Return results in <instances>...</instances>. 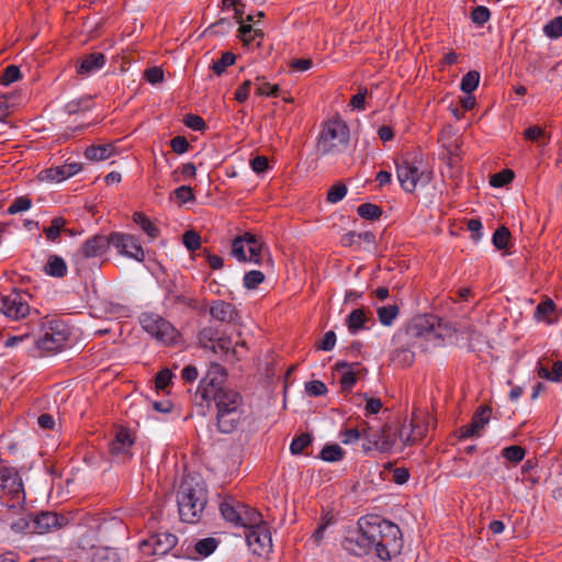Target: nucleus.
<instances>
[{
	"instance_id": "nucleus-1",
	"label": "nucleus",
	"mask_w": 562,
	"mask_h": 562,
	"mask_svg": "<svg viewBox=\"0 0 562 562\" xmlns=\"http://www.w3.org/2000/svg\"><path fill=\"white\" fill-rule=\"evenodd\" d=\"M227 372L218 363H211L205 376L201 380L194 394L198 405L214 402L216 407V427L222 434L235 431L245 417L241 395L225 385Z\"/></svg>"
},
{
	"instance_id": "nucleus-2",
	"label": "nucleus",
	"mask_w": 562,
	"mask_h": 562,
	"mask_svg": "<svg viewBox=\"0 0 562 562\" xmlns=\"http://www.w3.org/2000/svg\"><path fill=\"white\" fill-rule=\"evenodd\" d=\"M359 526L366 535L375 554L383 561L391 560L401 553L403 548L402 533L395 524L376 515L359 519Z\"/></svg>"
},
{
	"instance_id": "nucleus-3",
	"label": "nucleus",
	"mask_w": 562,
	"mask_h": 562,
	"mask_svg": "<svg viewBox=\"0 0 562 562\" xmlns=\"http://www.w3.org/2000/svg\"><path fill=\"white\" fill-rule=\"evenodd\" d=\"M177 503L180 519L183 522L195 524L207 503V492L201 482L187 477L179 486Z\"/></svg>"
},
{
	"instance_id": "nucleus-4",
	"label": "nucleus",
	"mask_w": 562,
	"mask_h": 562,
	"mask_svg": "<svg viewBox=\"0 0 562 562\" xmlns=\"http://www.w3.org/2000/svg\"><path fill=\"white\" fill-rule=\"evenodd\" d=\"M349 144V128L340 119L324 123L318 136L316 150L321 156H335L345 151Z\"/></svg>"
},
{
	"instance_id": "nucleus-5",
	"label": "nucleus",
	"mask_w": 562,
	"mask_h": 562,
	"mask_svg": "<svg viewBox=\"0 0 562 562\" xmlns=\"http://www.w3.org/2000/svg\"><path fill=\"white\" fill-rule=\"evenodd\" d=\"M4 496H10L9 501L3 502L8 514H18L23 509L25 493L21 476L13 468L0 467V498Z\"/></svg>"
},
{
	"instance_id": "nucleus-6",
	"label": "nucleus",
	"mask_w": 562,
	"mask_h": 562,
	"mask_svg": "<svg viewBox=\"0 0 562 562\" xmlns=\"http://www.w3.org/2000/svg\"><path fill=\"white\" fill-rule=\"evenodd\" d=\"M139 323L150 336L155 337L161 342L171 345L177 341L179 331L170 322L160 315L154 313H143L139 317Z\"/></svg>"
},
{
	"instance_id": "nucleus-7",
	"label": "nucleus",
	"mask_w": 562,
	"mask_h": 562,
	"mask_svg": "<svg viewBox=\"0 0 562 562\" xmlns=\"http://www.w3.org/2000/svg\"><path fill=\"white\" fill-rule=\"evenodd\" d=\"M231 254L238 261L260 263L262 259V243L256 235L247 232L233 239Z\"/></svg>"
},
{
	"instance_id": "nucleus-8",
	"label": "nucleus",
	"mask_w": 562,
	"mask_h": 562,
	"mask_svg": "<svg viewBox=\"0 0 562 562\" xmlns=\"http://www.w3.org/2000/svg\"><path fill=\"white\" fill-rule=\"evenodd\" d=\"M437 326H439V318L435 315L426 314L413 317L405 329L407 342L415 344V340L419 338L429 340L439 337Z\"/></svg>"
},
{
	"instance_id": "nucleus-9",
	"label": "nucleus",
	"mask_w": 562,
	"mask_h": 562,
	"mask_svg": "<svg viewBox=\"0 0 562 562\" xmlns=\"http://www.w3.org/2000/svg\"><path fill=\"white\" fill-rule=\"evenodd\" d=\"M69 336L66 325L59 321L49 322L48 329L43 337L35 340L38 349L53 352L63 348Z\"/></svg>"
},
{
	"instance_id": "nucleus-10",
	"label": "nucleus",
	"mask_w": 562,
	"mask_h": 562,
	"mask_svg": "<svg viewBox=\"0 0 562 562\" xmlns=\"http://www.w3.org/2000/svg\"><path fill=\"white\" fill-rule=\"evenodd\" d=\"M177 544V537L169 532H158L139 543L145 555H165Z\"/></svg>"
},
{
	"instance_id": "nucleus-11",
	"label": "nucleus",
	"mask_w": 562,
	"mask_h": 562,
	"mask_svg": "<svg viewBox=\"0 0 562 562\" xmlns=\"http://www.w3.org/2000/svg\"><path fill=\"white\" fill-rule=\"evenodd\" d=\"M341 547L350 554L362 557L372 550V542L369 541L366 530L358 525L347 529Z\"/></svg>"
},
{
	"instance_id": "nucleus-12",
	"label": "nucleus",
	"mask_w": 562,
	"mask_h": 562,
	"mask_svg": "<svg viewBox=\"0 0 562 562\" xmlns=\"http://www.w3.org/2000/svg\"><path fill=\"white\" fill-rule=\"evenodd\" d=\"M396 176L401 187L406 192H413L418 182H428V177L411 162L408 159H402L396 162Z\"/></svg>"
},
{
	"instance_id": "nucleus-13",
	"label": "nucleus",
	"mask_w": 562,
	"mask_h": 562,
	"mask_svg": "<svg viewBox=\"0 0 562 562\" xmlns=\"http://www.w3.org/2000/svg\"><path fill=\"white\" fill-rule=\"evenodd\" d=\"M135 438L130 429L119 427L115 431L113 440L110 442L111 456L120 462H126L133 456L132 447Z\"/></svg>"
},
{
	"instance_id": "nucleus-14",
	"label": "nucleus",
	"mask_w": 562,
	"mask_h": 562,
	"mask_svg": "<svg viewBox=\"0 0 562 562\" xmlns=\"http://www.w3.org/2000/svg\"><path fill=\"white\" fill-rule=\"evenodd\" d=\"M110 241H112V246L115 247L121 255L133 258L139 262L144 261V249L135 236L123 233H112L110 234Z\"/></svg>"
},
{
	"instance_id": "nucleus-15",
	"label": "nucleus",
	"mask_w": 562,
	"mask_h": 562,
	"mask_svg": "<svg viewBox=\"0 0 562 562\" xmlns=\"http://www.w3.org/2000/svg\"><path fill=\"white\" fill-rule=\"evenodd\" d=\"M246 541L255 554L269 552L272 547L270 530L266 522L245 532Z\"/></svg>"
},
{
	"instance_id": "nucleus-16",
	"label": "nucleus",
	"mask_w": 562,
	"mask_h": 562,
	"mask_svg": "<svg viewBox=\"0 0 562 562\" xmlns=\"http://www.w3.org/2000/svg\"><path fill=\"white\" fill-rule=\"evenodd\" d=\"M112 245L110 241V235H94L87 239L81 248L75 254V260L77 265H80L82 260L98 257L103 255Z\"/></svg>"
},
{
	"instance_id": "nucleus-17",
	"label": "nucleus",
	"mask_w": 562,
	"mask_h": 562,
	"mask_svg": "<svg viewBox=\"0 0 562 562\" xmlns=\"http://www.w3.org/2000/svg\"><path fill=\"white\" fill-rule=\"evenodd\" d=\"M491 418V407L480 406L472 416L471 423L459 428L460 439L480 437L481 431L488 424Z\"/></svg>"
},
{
	"instance_id": "nucleus-18",
	"label": "nucleus",
	"mask_w": 562,
	"mask_h": 562,
	"mask_svg": "<svg viewBox=\"0 0 562 562\" xmlns=\"http://www.w3.org/2000/svg\"><path fill=\"white\" fill-rule=\"evenodd\" d=\"M68 519L64 515L54 512H41L34 515V533H46L66 526Z\"/></svg>"
},
{
	"instance_id": "nucleus-19",
	"label": "nucleus",
	"mask_w": 562,
	"mask_h": 562,
	"mask_svg": "<svg viewBox=\"0 0 562 562\" xmlns=\"http://www.w3.org/2000/svg\"><path fill=\"white\" fill-rule=\"evenodd\" d=\"M336 370L341 374L340 384L342 392H350L359 375L362 372H367L366 369H359L358 362L348 363L345 361L336 363Z\"/></svg>"
},
{
	"instance_id": "nucleus-20",
	"label": "nucleus",
	"mask_w": 562,
	"mask_h": 562,
	"mask_svg": "<svg viewBox=\"0 0 562 562\" xmlns=\"http://www.w3.org/2000/svg\"><path fill=\"white\" fill-rule=\"evenodd\" d=\"M0 310L9 317L20 318L29 313L30 307L19 294H14L1 300Z\"/></svg>"
},
{
	"instance_id": "nucleus-21",
	"label": "nucleus",
	"mask_w": 562,
	"mask_h": 562,
	"mask_svg": "<svg viewBox=\"0 0 562 562\" xmlns=\"http://www.w3.org/2000/svg\"><path fill=\"white\" fill-rule=\"evenodd\" d=\"M239 23L240 25L237 30V37L243 42L245 46L256 44V46L259 47L265 37L263 31L251 24H244L241 22Z\"/></svg>"
},
{
	"instance_id": "nucleus-22",
	"label": "nucleus",
	"mask_w": 562,
	"mask_h": 562,
	"mask_svg": "<svg viewBox=\"0 0 562 562\" xmlns=\"http://www.w3.org/2000/svg\"><path fill=\"white\" fill-rule=\"evenodd\" d=\"M210 313L213 318L225 323L234 322L236 316L234 305L221 300L213 302L210 307Z\"/></svg>"
},
{
	"instance_id": "nucleus-23",
	"label": "nucleus",
	"mask_w": 562,
	"mask_h": 562,
	"mask_svg": "<svg viewBox=\"0 0 562 562\" xmlns=\"http://www.w3.org/2000/svg\"><path fill=\"white\" fill-rule=\"evenodd\" d=\"M368 323L373 324V319L367 315L363 308L353 310L346 319L347 327L352 334L361 329H368Z\"/></svg>"
},
{
	"instance_id": "nucleus-24",
	"label": "nucleus",
	"mask_w": 562,
	"mask_h": 562,
	"mask_svg": "<svg viewBox=\"0 0 562 562\" xmlns=\"http://www.w3.org/2000/svg\"><path fill=\"white\" fill-rule=\"evenodd\" d=\"M105 65V56L100 52L83 55L77 59L76 70H97Z\"/></svg>"
},
{
	"instance_id": "nucleus-25",
	"label": "nucleus",
	"mask_w": 562,
	"mask_h": 562,
	"mask_svg": "<svg viewBox=\"0 0 562 562\" xmlns=\"http://www.w3.org/2000/svg\"><path fill=\"white\" fill-rule=\"evenodd\" d=\"M243 508L244 504L236 499L224 501L220 505V510L223 518L235 526H238V521L241 519L240 509Z\"/></svg>"
},
{
	"instance_id": "nucleus-26",
	"label": "nucleus",
	"mask_w": 562,
	"mask_h": 562,
	"mask_svg": "<svg viewBox=\"0 0 562 562\" xmlns=\"http://www.w3.org/2000/svg\"><path fill=\"white\" fill-rule=\"evenodd\" d=\"M240 518L237 527H244L246 531L263 524L261 514L246 504H244V508L240 509Z\"/></svg>"
},
{
	"instance_id": "nucleus-27",
	"label": "nucleus",
	"mask_w": 562,
	"mask_h": 562,
	"mask_svg": "<svg viewBox=\"0 0 562 562\" xmlns=\"http://www.w3.org/2000/svg\"><path fill=\"white\" fill-rule=\"evenodd\" d=\"M240 518L237 527H244L246 531L263 524L261 514L246 504H244V508L240 509Z\"/></svg>"
},
{
	"instance_id": "nucleus-28",
	"label": "nucleus",
	"mask_w": 562,
	"mask_h": 562,
	"mask_svg": "<svg viewBox=\"0 0 562 562\" xmlns=\"http://www.w3.org/2000/svg\"><path fill=\"white\" fill-rule=\"evenodd\" d=\"M537 372L541 379L552 382H562V361H554L550 370L544 363V360H540L538 362Z\"/></svg>"
},
{
	"instance_id": "nucleus-29",
	"label": "nucleus",
	"mask_w": 562,
	"mask_h": 562,
	"mask_svg": "<svg viewBox=\"0 0 562 562\" xmlns=\"http://www.w3.org/2000/svg\"><path fill=\"white\" fill-rule=\"evenodd\" d=\"M44 271L50 277L63 278L67 274V265L60 256L49 255Z\"/></svg>"
},
{
	"instance_id": "nucleus-30",
	"label": "nucleus",
	"mask_w": 562,
	"mask_h": 562,
	"mask_svg": "<svg viewBox=\"0 0 562 562\" xmlns=\"http://www.w3.org/2000/svg\"><path fill=\"white\" fill-rule=\"evenodd\" d=\"M114 153V147L111 144L92 145L85 150L87 159L92 161H101L110 158Z\"/></svg>"
},
{
	"instance_id": "nucleus-31",
	"label": "nucleus",
	"mask_w": 562,
	"mask_h": 562,
	"mask_svg": "<svg viewBox=\"0 0 562 562\" xmlns=\"http://www.w3.org/2000/svg\"><path fill=\"white\" fill-rule=\"evenodd\" d=\"M10 527L15 532L34 533V515L21 514L20 517L10 522Z\"/></svg>"
},
{
	"instance_id": "nucleus-32",
	"label": "nucleus",
	"mask_w": 562,
	"mask_h": 562,
	"mask_svg": "<svg viewBox=\"0 0 562 562\" xmlns=\"http://www.w3.org/2000/svg\"><path fill=\"white\" fill-rule=\"evenodd\" d=\"M133 220L150 238L158 237V227L144 213H134Z\"/></svg>"
},
{
	"instance_id": "nucleus-33",
	"label": "nucleus",
	"mask_w": 562,
	"mask_h": 562,
	"mask_svg": "<svg viewBox=\"0 0 562 562\" xmlns=\"http://www.w3.org/2000/svg\"><path fill=\"white\" fill-rule=\"evenodd\" d=\"M345 456V451L337 443L325 445L321 451V459L327 462L340 461Z\"/></svg>"
},
{
	"instance_id": "nucleus-34",
	"label": "nucleus",
	"mask_w": 562,
	"mask_h": 562,
	"mask_svg": "<svg viewBox=\"0 0 562 562\" xmlns=\"http://www.w3.org/2000/svg\"><path fill=\"white\" fill-rule=\"evenodd\" d=\"M391 360L398 367H409L415 360V353L408 348H398L393 352Z\"/></svg>"
},
{
	"instance_id": "nucleus-35",
	"label": "nucleus",
	"mask_w": 562,
	"mask_h": 562,
	"mask_svg": "<svg viewBox=\"0 0 562 562\" xmlns=\"http://www.w3.org/2000/svg\"><path fill=\"white\" fill-rule=\"evenodd\" d=\"M372 437L374 448L382 452L389 451L395 442L394 437L390 434H386L385 428L382 430L380 435H373Z\"/></svg>"
},
{
	"instance_id": "nucleus-36",
	"label": "nucleus",
	"mask_w": 562,
	"mask_h": 562,
	"mask_svg": "<svg viewBox=\"0 0 562 562\" xmlns=\"http://www.w3.org/2000/svg\"><path fill=\"white\" fill-rule=\"evenodd\" d=\"M236 55L232 52L222 53L221 57L213 59L209 66V70H225L227 67L234 65Z\"/></svg>"
},
{
	"instance_id": "nucleus-37",
	"label": "nucleus",
	"mask_w": 562,
	"mask_h": 562,
	"mask_svg": "<svg viewBox=\"0 0 562 562\" xmlns=\"http://www.w3.org/2000/svg\"><path fill=\"white\" fill-rule=\"evenodd\" d=\"M357 212L362 218L371 221L379 220L382 215L381 207L372 203H363L359 205Z\"/></svg>"
},
{
	"instance_id": "nucleus-38",
	"label": "nucleus",
	"mask_w": 562,
	"mask_h": 562,
	"mask_svg": "<svg viewBox=\"0 0 562 562\" xmlns=\"http://www.w3.org/2000/svg\"><path fill=\"white\" fill-rule=\"evenodd\" d=\"M376 312L379 321L383 325L390 326L398 315V307L396 305H387L379 307Z\"/></svg>"
},
{
	"instance_id": "nucleus-39",
	"label": "nucleus",
	"mask_w": 562,
	"mask_h": 562,
	"mask_svg": "<svg viewBox=\"0 0 562 562\" xmlns=\"http://www.w3.org/2000/svg\"><path fill=\"white\" fill-rule=\"evenodd\" d=\"M480 83V72H465L461 80L460 89L465 94L472 93Z\"/></svg>"
},
{
	"instance_id": "nucleus-40",
	"label": "nucleus",
	"mask_w": 562,
	"mask_h": 562,
	"mask_svg": "<svg viewBox=\"0 0 562 562\" xmlns=\"http://www.w3.org/2000/svg\"><path fill=\"white\" fill-rule=\"evenodd\" d=\"M166 301L168 302V304H170L171 306H188V307H195V303L194 301L184 295V294H176L173 291L171 290H168L167 294H166Z\"/></svg>"
},
{
	"instance_id": "nucleus-41",
	"label": "nucleus",
	"mask_w": 562,
	"mask_h": 562,
	"mask_svg": "<svg viewBox=\"0 0 562 562\" xmlns=\"http://www.w3.org/2000/svg\"><path fill=\"white\" fill-rule=\"evenodd\" d=\"M234 26V22L229 18H222L215 23L211 24L207 29V32L214 35H225L227 34Z\"/></svg>"
},
{
	"instance_id": "nucleus-42",
	"label": "nucleus",
	"mask_w": 562,
	"mask_h": 562,
	"mask_svg": "<svg viewBox=\"0 0 562 562\" xmlns=\"http://www.w3.org/2000/svg\"><path fill=\"white\" fill-rule=\"evenodd\" d=\"M65 224L66 221L63 217L53 218L50 226L44 228L46 238L50 241H55L64 229Z\"/></svg>"
},
{
	"instance_id": "nucleus-43",
	"label": "nucleus",
	"mask_w": 562,
	"mask_h": 562,
	"mask_svg": "<svg viewBox=\"0 0 562 562\" xmlns=\"http://www.w3.org/2000/svg\"><path fill=\"white\" fill-rule=\"evenodd\" d=\"M42 180L60 182L68 178L66 176L65 166H58L55 168L45 169L40 173Z\"/></svg>"
},
{
	"instance_id": "nucleus-44",
	"label": "nucleus",
	"mask_w": 562,
	"mask_h": 562,
	"mask_svg": "<svg viewBox=\"0 0 562 562\" xmlns=\"http://www.w3.org/2000/svg\"><path fill=\"white\" fill-rule=\"evenodd\" d=\"M543 33L550 38L562 36V15L555 16L543 26Z\"/></svg>"
},
{
	"instance_id": "nucleus-45",
	"label": "nucleus",
	"mask_w": 562,
	"mask_h": 562,
	"mask_svg": "<svg viewBox=\"0 0 562 562\" xmlns=\"http://www.w3.org/2000/svg\"><path fill=\"white\" fill-rule=\"evenodd\" d=\"M509 238H510L509 229L505 226H501L493 234V245L497 249H505V248H507Z\"/></svg>"
},
{
	"instance_id": "nucleus-46",
	"label": "nucleus",
	"mask_w": 562,
	"mask_h": 562,
	"mask_svg": "<svg viewBox=\"0 0 562 562\" xmlns=\"http://www.w3.org/2000/svg\"><path fill=\"white\" fill-rule=\"evenodd\" d=\"M347 191H348V189H347L346 184L340 183V182L336 183L328 189L326 200H327V202L333 203V204L337 203L346 196Z\"/></svg>"
},
{
	"instance_id": "nucleus-47",
	"label": "nucleus",
	"mask_w": 562,
	"mask_h": 562,
	"mask_svg": "<svg viewBox=\"0 0 562 562\" xmlns=\"http://www.w3.org/2000/svg\"><path fill=\"white\" fill-rule=\"evenodd\" d=\"M217 547V541L214 538H204L195 543V551L202 555L207 557L214 552Z\"/></svg>"
},
{
	"instance_id": "nucleus-48",
	"label": "nucleus",
	"mask_w": 562,
	"mask_h": 562,
	"mask_svg": "<svg viewBox=\"0 0 562 562\" xmlns=\"http://www.w3.org/2000/svg\"><path fill=\"white\" fill-rule=\"evenodd\" d=\"M398 438L404 445H413L417 441V437H415V427L412 423L406 424V420L404 422L398 431Z\"/></svg>"
},
{
	"instance_id": "nucleus-49",
	"label": "nucleus",
	"mask_w": 562,
	"mask_h": 562,
	"mask_svg": "<svg viewBox=\"0 0 562 562\" xmlns=\"http://www.w3.org/2000/svg\"><path fill=\"white\" fill-rule=\"evenodd\" d=\"M491 18L490 10L484 5H477L473 8L471 12V20L474 24L482 26L484 25Z\"/></svg>"
},
{
	"instance_id": "nucleus-50",
	"label": "nucleus",
	"mask_w": 562,
	"mask_h": 562,
	"mask_svg": "<svg viewBox=\"0 0 562 562\" xmlns=\"http://www.w3.org/2000/svg\"><path fill=\"white\" fill-rule=\"evenodd\" d=\"M265 280V274L259 270H251L244 276V285L249 290L256 289Z\"/></svg>"
},
{
	"instance_id": "nucleus-51",
	"label": "nucleus",
	"mask_w": 562,
	"mask_h": 562,
	"mask_svg": "<svg viewBox=\"0 0 562 562\" xmlns=\"http://www.w3.org/2000/svg\"><path fill=\"white\" fill-rule=\"evenodd\" d=\"M90 106H91V98L87 97V98H82L79 100H72V101L68 102L66 104L65 109L68 114H75L80 111L89 110Z\"/></svg>"
},
{
	"instance_id": "nucleus-52",
	"label": "nucleus",
	"mask_w": 562,
	"mask_h": 562,
	"mask_svg": "<svg viewBox=\"0 0 562 562\" xmlns=\"http://www.w3.org/2000/svg\"><path fill=\"white\" fill-rule=\"evenodd\" d=\"M311 442L312 437L308 434H301L292 440L290 450L293 454H300Z\"/></svg>"
},
{
	"instance_id": "nucleus-53",
	"label": "nucleus",
	"mask_w": 562,
	"mask_h": 562,
	"mask_svg": "<svg viewBox=\"0 0 562 562\" xmlns=\"http://www.w3.org/2000/svg\"><path fill=\"white\" fill-rule=\"evenodd\" d=\"M514 179V172L510 169H505L491 177L490 183L495 188H501L508 184Z\"/></svg>"
},
{
	"instance_id": "nucleus-54",
	"label": "nucleus",
	"mask_w": 562,
	"mask_h": 562,
	"mask_svg": "<svg viewBox=\"0 0 562 562\" xmlns=\"http://www.w3.org/2000/svg\"><path fill=\"white\" fill-rule=\"evenodd\" d=\"M217 331L212 327L203 328L199 334V342L206 349L217 339Z\"/></svg>"
},
{
	"instance_id": "nucleus-55",
	"label": "nucleus",
	"mask_w": 562,
	"mask_h": 562,
	"mask_svg": "<svg viewBox=\"0 0 562 562\" xmlns=\"http://www.w3.org/2000/svg\"><path fill=\"white\" fill-rule=\"evenodd\" d=\"M32 206V201L27 196H19L16 198L8 207L9 214H16L19 212H23L29 210Z\"/></svg>"
},
{
	"instance_id": "nucleus-56",
	"label": "nucleus",
	"mask_w": 562,
	"mask_h": 562,
	"mask_svg": "<svg viewBox=\"0 0 562 562\" xmlns=\"http://www.w3.org/2000/svg\"><path fill=\"white\" fill-rule=\"evenodd\" d=\"M503 457L508 461L517 463L525 457V449L520 446H509L503 450Z\"/></svg>"
},
{
	"instance_id": "nucleus-57",
	"label": "nucleus",
	"mask_w": 562,
	"mask_h": 562,
	"mask_svg": "<svg viewBox=\"0 0 562 562\" xmlns=\"http://www.w3.org/2000/svg\"><path fill=\"white\" fill-rule=\"evenodd\" d=\"M232 340L227 337H217L214 344L210 346V349L214 353L226 355L232 350Z\"/></svg>"
},
{
	"instance_id": "nucleus-58",
	"label": "nucleus",
	"mask_w": 562,
	"mask_h": 562,
	"mask_svg": "<svg viewBox=\"0 0 562 562\" xmlns=\"http://www.w3.org/2000/svg\"><path fill=\"white\" fill-rule=\"evenodd\" d=\"M183 244L189 250L194 251L201 246V237L196 232L188 231L183 234Z\"/></svg>"
},
{
	"instance_id": "nucleus-59",
	"label": "nucleus",
	"mask_w": 562,
	"mask_h": 562,
	"mask_svg": "<svg viewBox=\"0 0 562 562\" xmlns=\"http://www.w3.org/2000/svg\"><path fill=\"white\" fill-rule=\"evenodd\" d=\"M555 310V304L551 299H547L538 304L536 316L538 318H547Z\"/></svg>"
},
{
	"instance_id": "nucleus-60",
	"label": "nucleus",
	"mask_w": 562,
	"mask_h": 562,
	"mask_svg": "<svg viewBox=\"0 0 562 562\" xmlns=\"http://www.w3.org/2000/svg\"><path fill=\"white\" fill-rule=\"evenodd\" d=\"M336 334L333 330H328L324 337L316 344L317 349L329 351L335 347Z\"/></svg>"
},
{
	"instance_id": "nucleus-61",
	"label": "nucleus",
	"mask_w": 562,
	"mask_h": 562,
	"mask_svg": "<svg viewBox=\"0 0 562 562\" xmlns=\"http://www.w3.org/2000/svg\"><path fill=\"white\" fill-rule=\"evenodd\" d=\"M305 391L312 396H321L327 392V387L322 381L314 380L305 384Z\"/></svg>"
},
{
	"instance_id": "nucleus-62",
	"label": "nucleus",
	"mask_w": 562,
	"mask_h": 562,
	"mask_svg": "<svg viewBox=\"0 0 562 562\" xmlns=\"http://www.w3.org/2000/svg\"><path fill=\"white\" fill-rule=\"evenodd\" d=\"M173 374L169 369L160 370L156 375V387L158 390H165L171 382Z\"/></svg>"
},
{
	"instance_id": "nucleus-63",
	"label": "nucleus",
	"mask_w": 562,
	"mask_h": 562,
	"mask_svg": "<svg viewBox=\"0 0 562 562\" xmlns=\"http://www.w3.org/2000/svg\"><path fill=\"white\" fill-rule=\"evenodd\" d=\"M183 123L193 131H202L205 127L203 119L195 114L186 115Z\"/></svg>"
},
{
	"instance_id": "nucleus-64",
	"label": "nucleus",
	"mask_w": 562,
	"mask_h": 562,
	"mask_svg": "<svg viewBox=\"0 0 562 562\" xmlns=\"http://www.w3.org/2000/svg\"><path fill=\"white\" fill-rule=\"evenodd\" d=\"M91 562H117V560L114 552L99 550L93 554Z\"/></svg>"
}]
</instances>
